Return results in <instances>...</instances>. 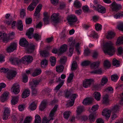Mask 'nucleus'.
<instances>
[{
	"label": "nucleus",
	"mask_w": 123,
	"mask_h": 123,
	"mask_svg": "<svg viewBox=\"0 0 123 123\" xmlns=\"http://www.w3.org/2000/svg\"><path fill=\"white\" fill-rule=\"evenodd\" d=\"M36 105L34 102L32 103L30 105L29 108L31 110H34L36 109Z\"/></svg>",
	"instance_id": "864d4df0"
},
{
	"label": "nucleus",
	"mask_w": 123,
	"mask_h": 123,
	"mask_svg": "<svg viewBox=\"0 0 123 123\" xmlns=\"http://www.w3.org/2000/svg\"><path fill=\"white\" fill-rule=\"evenodd\" d=\"M18 97L12 96V99L11 100L12 105H15L17 104L18 102Z\"/></svg>",
	"instance_id": "473e14b6"
},
{
	"label": "nucleus",
	"mask_w": 123,
	"mask_h": 123,
	"mask_svg": "<svg viewBox=\"0 0 123 123\" xmlns=\"http://www.w3.org/2000/svg\"><path fill=\"white\" fill-rule=\"evenodd\" d=\"M71 112L70 111H65L64 112L63 117L65 119H67L69 117Z\"/></svg>",
	"instance_id": "6e6d98bb"
},
{
	"label": "nucleus",
	"mask_w": 123,
	"mask_h": 123,
	"mask_svg": "<svg viewBox=\"0 0 123 123\" xmlns=\"http://www.w3.org/2000/svg\"><path fill=\"white\" fill-rule=\"evenodd\" d=\"M30 94V91L29 89H26L22 93V98H26Z\"/></svg>",
	"instance_id": "cd10ccee"
},
{
	"label": "nucleus",
	"mask_w": 123,
	"mask_h": 123,
	"mask_svg": "<svg viewBox=\"0 0 123 123\" xmlns=\"http://www.w3.org/2000/svg\"><path fill=\"white\" fill-rule=\"evenodd\" d=\"M108 96L107 95H105L103 97V102L104 103L107 104L109 102L108 99Z\"/></svg>",
	"instance_id": "5fc2aeb1"
},
{
	"label": "nucleus",
	"mask_w": 123,
	"mask_h": 123,
	"mask_svg": "<svg viewBox=\"0 0 123 123\" xmlns=\"http://www.w3.org/2000/svg\"><path fill=\"white\" fill-rule=\"evenodd\" d=\"M34 38L37 41L41 40V36L37 33H35L33 35Z\"/></svg>",
	"instance_id": "09e8293b"
},
{
	"label": "nucleus",
	"mask_w": 123,
	"mask_h": 123,
	"mask_svg": "<svg viewBox=\"0 0 123 123\" xmlns=\"http://www.w3.org/2000/svg\"><path fill=\"white\" fill-rule=\"evenodd\" d=\"M48 52L45 51H41L40 52V54L43 56L46 57L49 55Z\"/></svg>",
	"instance_id": "13d9d810"
},
{
	"label": "nucleus",
	"mask_w": 123,
	"mask_h": 123,
	"mask_svg": "<svg viewBox=\"0 0 123 123\" xmlns=\"http://www.w3.org/2000/svg\"><path fill=\"white\" fill-rule=\"evenodd\" d=\"M103 50L105 53L111 56L115 52L113 44L110 41L106 42L104 45Z\"/></svg>",
	"instance_id": "f03ea898"
},
{
	"label": "nucleus",
	"mask_w": 123,
	"mask_h": 123,
	"mask_svg": "<svg viewBox=\"0 0 123 123\" xmlns=\"http://www.w3.org/2000/svg\"><path fill=\"white\" fill-rule=\"evenodd\" d=\"M59 13H53L51 16V19L54 23H58L59 21Z\"/></svg>",
	"instance_id": "dca6fc26"
},
{
	"label": "nucleus",
	"mask_w": 123,
	"mask_h": 123,
	"mask_svg": "<svg viewBox=\"0 0 123 123\" xmlns=\"http://www.w3.org/2000/svg\"><path fill=\"white\" fill-rule=\"evenodd\" d=\"M93 81V79L85 80L83 82V86L85 88H88L90 86L91 83Z\"/></svg>",
	"instance_id": "ddd939ff"
},
{
	"label": "nucleus",
	"mask_w": 123,
	"mask_h": 123,
	"mask_svg": "<svg viewBox=\"0 0 123 123\" xmlns=\"http://www.w3.org/2000/svg\"><path fill=\"white\" fill-rule=\"evenodd\" d=\"M38 2L37 0H33V2L27 8V9L31 11L34 9Z\"/></svg>",
	"instance_id": "4468645a"
},
{
	"label": "nucleus",
	"mask_w": 123,
	"mask_h": 123,
	"mask_svg": "<svg viewBox=\"0 0 123 123\" xmlns=\"http://www.w3.org/2000/svg\"><path fill=\"white\" fill-rule=\"evenodd\" d=\"M40 82L39 80H33L32 82L29 83V84L31 87V89H33Z\"/></svg>",
	"instance_id": "b1692460"
},
{
	"label": "nucleus",
	"mask_w": 123,
	"mask_h": 123,
	"mask_svg": "<svg viewBox=\"0 0 123 123\" xmlns=\"http://www.w3.org/2000/svg\"><path fill=\"white\" fill-rule=\"evenodd\" d=\"M6 34L5 33L0 32V39L2 40L4 42L6 43L7 39H6Z\"/></svg>",
	"instance_id": "c9c22d12"
},
{
	"label": "nucleus",
	"mask_w": 123,
	"mask_h": 123,
	"mask_svg": "<svg viewBox=\"0 0 123 123\" xmlns=\"http://www.w3.org/2000/svg\"><path fill=\"white\" fill-rule=\"evenodd\" d=\"M15 34V33L13 32L9 33L7 35L6 34V39L7 40H6V43L9 40L13 38L14 37Z\"/></svg>",
	"instance_id": "a878e982"
},
{
	"label": "nucleus",
	"mask_w": 123,
	"mask_h": 123,
	"mask_svg": "<svg viewBox=\"0 0 123 123\" xmlns=\"http://www.w3.org/2000/svg\"><path fill=\"white\" fill-rule=\"evenodd\" d=\"M74 5L75 7L79 8L81 6V4L78 1H75L74 3Z\"/></svg>",
	"instance_id": "0e129e2a"
},
{
	"label": "nucleus",
	"mask_w": 123,
	"mask_h": 123,
	"mask_svg": "<svg viewBox=\"0 0 123 123\" xmlns=\"http://www.w3.org/2000/svg\"><path fill=\"white\" fill-rule=\"evenodd\" d=\"M33 60V57L31 55H27L22 57L21 59V62L22 63L25 64L31 63Z\"/></svg>",
	"instance_id": "39448f33"
},
{
	"label": "nucleus",
	"mask_w": 123,
	"mask_h": 123,
	"mask_svg": "<svg viewBox=\"0 0 123 123\" xmlns=\"http://www.w3.org/2000/svg\"><path fill=\"white\" fill-rule=\"evenodd\" d=\"M121 100L120 102V104L118 105H115L112 109V111L114 112H116L119 111L120 105H123V93L120 97Z\"/></svg>",
	"instance_id": "423d86ee"
},
{
	"label": "nucleus",
	"mask_w": 123,
	"mask_h": 123,
	"mask_svg": "<svg viewBox=\"0 0 123 123\" xmlns=\"http://www.w3.org/2000/svg\"><path fill=\"white\" fill-rule=\"evenodd\" d=\"M19 86L18 83H15L14 84L12 89L13 92L15 94H18L20 92L19 89Z\"/></svg>",
	"instance_id": "2eb2a0df"
},
{
	"label": "nucleus",
	"mask_w": 123,
	"mask_h": 123,
	"mask_svg": "<svg viewBox=\"0 0 123 123\" xmlns=\"http://www.w3.org/2000/svg\"><path fill=\"white\" fill-rule=\"evenodd\" d=\"M34 30L32 28H30L26 33V35L28 36V38L31 39L32 37V35Z\"/></svg>",
	"instance_id": "c85d7f7f"
},
{
	"label": "nucleus",
	"mask_w": 123,
	"mask_h": 123,
	"mask_svg": "<svg viewBox=\"0 0 123 123\" xmlns=\"http://www.w3.org/2000/svg\"><path fill=\"white\" fill-rule=\"evenodd\" d=\"M117 28L119 30L123 31V22H120L117 25Z\"/></svg>",
	"instance_id": "680f3d73"
},
{
	"label": "nucleus",
	"mask_w": 123,
	"mask_h": 123,
	"mask_svg": "<svg viewBox=\"0 0 123 123\" xmlns=\"http://www.w3.org/2000/svg\"><path fill=\"white\" fill-rule=\"evenodd\" d=\"M11 111L9 108L5 107L4 108L3 118L4 120H6L10 115Z\"/></svg>",
	"instance_id": "0eeeda50"
},
{
	"label": "nucleus",
	"mask_w": 123,
	"mask_h": 123,
	"mask_svg": "<svg viewBox=\"0 0 123 123\" xmlns=\"http://www.w3.org/2000/svg\"><path fill=\"white\" fill-rule=\"evenodd\" d=\"M78 97V95L76 93H73L70 96L71 101H69L68 103V105L70 106H72L74 105L75 99Z\"/></svg>",
	"instance_id": "9d476101"
},
{
	"label": "nucleus",
	"mask_w": 123,
	"mask_h": 123,
	"mask_svg": "<svg viewBox=\"0 0 123 123\" xmlns=\"http://www.w3.org/2000/svg\"><path fill=\"white\" fill-rule=\"evenodd\" d=\"M116 44L119 45L123 44V36L119 37L118 38L116 42Z\"/></svg>",
	"instance_id": "72a5a7b5"
},
{
	"label": "nucleus",
	"mask_w": 123,
	"mask_h": 123,
	"mask_svg": "<svg viewBox=\"0 0 123 123\" xmlns=\"http://www.w3.org/2000/svg\"><path fill=\"white\" fill-rule=\"evenodd\" d=\"M26 50L29 53H31L34 50L35 46L32 44H30L26 47Z\"/></svg>",
	"instance_id": "aec40b11"
},
{
	"label": "nucleus",
	"mask_w": 123,
	"mask_h": 123,
	"mask_svg": "<svg viewBox=\"0 0 123 123\" xmlns=\"http://www.w3.org/2000/svg\"><path fill=\"white\" fill-rule=\"evenodd\" d=\"M84 108L83 106H78L77 108V110L76 111L77 114L78 115L80 114L83 111Z\"/></svg>",
	"instance_id": "ea45409f"
},
{
	"label": "nucleus",
	"mask_w": 123,
	"mask_h": 123,
	"mask_svg": "<svg viewBox=\"0 0 123 123\" xmlns=\"http://www.w3.org/2000/svg\"><path fill=\"white\" fill-rule=\"evenodd\" d=\"M95 117L93 114H91L89 116V120L92 123L94 122L95 120Z\"/></svg>",
	"instance_id": "de8ad7c7"
},
{
	"label": "nucleus",
	"mask_w": 123,
	"mask_h": 123,
	"mask_svg": "<svg viewBox=\"0 0 123 123\" xmlns=\"http://www.w3.org/2000/svg\"><path fill=\"white\" fill-rule=\"evenodd\" d=\"M115 34L113 32L109 31L107 33L106 36V38L109 39H111L114 37Z\"/></svg>",
	"instance_id": "2f4dec72"
},
{
	"label": "nucleus",
	"mask_w": 123,
	"mask_h": 123,
	"mask_svg": "<svg viewBox=\"0 0 123 123\" xmlns=\"http://www.w3.org/2000/svg\"><path fill=\"white\" fill-rule=\"evenodd\" d=\"M98 105H93L92 107L91 111H90L91 112H94L96 111L98 109Z\"/></svg>",
	"instance_id": "e2e57ef3"
},
{
	"label": "nucleus",
	"mask_w": 123,
	"mask_h": 123,
	"mask_svg": "<svg viewBox=\"0 0 123 123\" xmlns=\"http://www.w3.org/2000/svg\"><path fill=\"white\" fill-rule=\"evenodd\" d=\"M10 61L12 64L14 65L22 63L21 59L19 60L17 58L11 57L10 59Z\"/></svg>",
	"instance_id": "f3484780"
},
{
	"label": "nucleus",
	"mask_w": 123,
	"mask_h": 123,
	"mask_svg": "<svg viewBox=\"0 0 123 123\" xmlns=\"http://www.w3.org/2000/svg\"><path fill=\"white\" fill-rule=\"evenodd\" d=\"M26 13L25 10L22 9L20 11V17L22 18H23L25 16Z\"/></svg>",
	"instance_id": "69168bd1"
},
{
	"label": "nucleus",
	"mask_w": 123,
	"mask_h": 123,
	"mask_svg": "<svg viewBox=\"0 0 123 123\" xmlns=\"http://www.w3.org/2000/svg\"><path fill=\"white\" fill-rule=\"evenodd\" d=\"M67 20L70 24H72L73 23L76 22L77 18L75 15H70L68 16Z\"/></svg>",
	"instance_id": "6e6552de"
},
{
	"label": "nucleus",
	"mask_w": 123,
	"mask_h": 123,
	"mask_svg": "<svg viewBox=\"0 0 123 123\" xmlns=\"http://www.w3.org/2000/svg\"><path fill=\"white\" fill-rule=\"evenodd\" d=\"M50 61L51 66H54L56 63V60L55 58L54 57H51L50 58Z\"/></svg>",
	"instance_id": "c03bdc74"
},
{
	"label": "nucleus",
	"mask_w": 123,
	"mask_h": 123,
	"mask_svg": "<svg viewBox=\"0 0 123 123\" xmlns=\"http://www.w3.org/2000/svg\"><path fill=\"white\" fill-rule=\"evenodd\" d=\"M74 76V74L73 73L70 74L69 76L67 79V82L68 83H70L72 82Z\"/></svg>",
	"instance_id": "603ef678"
},
{
	"label": "nucleus",
	"mask_w": 123,
	"mask_h": 123,
	"mask_svg": "<svg viewBox=\"0 0 123 123\" xmlns=\"http://www.w3.org/2000/svg\"><path fill=\"white\" fill-rule=\"evenodd\" d=\"M114 17L116 19L122 18L123 17V12H121L117 13Z\"/></svg>",
	"instance_id": "a18cd8bd"
},
{
	"label": "nucleus",
	"mask_w": 123,
	"mask_h": 123,
	"mask_svg": "<svg viewBox=\"0 0 123 123\" xmlns=\"http://www.w3.org/2000/svg\"><path fill=\"white\" fill-rule=\"evenodd\" d=\"M63 69L64 67L61 65H58L56 68V71L59 73H62L63 71Z\"/></svg>",
	"instance_id": "e433bc0d"
},
{
	"label": "nucleus",
	"mask_w": 123,
	"mask_h": 123,
	"mask_svg": "<svg viewBox=\"0 0 123 123\" xmlns=\"http://www.w3.org/2000/svg\"><path fill=\"white\" fill-rule=\"evenodd\" d=\"M108 81L107 78L106 76H103L101 81V84L104 86L107 83Z\"/></svg>",
	"instance_id": "a19ab883"
},
{
	"label": "nucleus",
	"mask_w": 123,
	"mask_h": 123,
	"mask_svg": "<svg viewBox=\"0 0 123 123\" xmlns=\"http://www.w3.org/2000/svg\"><path fill=\"white\" fill-rule=\"evenodd\" d=\"M100 63V61H97L92 63L90 64V67L91 69H95L99 67Z\"/></svg>",
	"instance_id": "6ab92c4d"
},
{
	"label": "nucleus",
	"mask_w": 123,
	"mask_h": 123,
	"mask_svg": "<svg viewBox=\"0 0 123 123\" xmlns=\"http://www.w3.org/2000/svg\"><path fill=\"white\" fill-rule=\"evenodd\" d=\"M28 42L25 38L21 39L19 41V44L21 46L24 47H26L28 45Z\"/></svg>",
	"instance_id": "412c9836"
},
{
	"label": "nucleus",
	"mask_w": 123,
	"mask_h": 123,
	"mask_svg": "<svg viewBox=\"0 0 123 123\" xmlns=\"http://www.w3.org/2000/svg\"><path fill=\"white\" fill-rule=\"evenodd\" d=\"M102 114L105 116L106 118H108L111 115L110 111L107 109H105L102 111Z\"/></svg>",
	"instance_id": "4be33fe9"
},
{
	"label": "nucleus",
	"mask_w": 123,
	"mask_h": 123,
	"mask_svg": "<svg viewBox=\"0 0 123 123\" xmlns=\"http://www.w3.org/2000/svg\"><path fill=\"white\" fill-rule=\"evenodd\" d=\"M48 64V62L46 59L43 60L41 62V66L43 68H45Z\"/></svg>",
	"instance_id": "37998d69"
},
{
	"label": "nucleus",
	"mask_w": 123,
	"mask_h": 123,
	"mask_svg": "<svg viewBox=\"0 0 123 123\" xmlns=\"http://www.w3.org/2000/svg\"><path fill=\"white\" fill-rule=\"evenodd\" d=\"M41 118L38 115H36L35 117V123H40Z\"/></svg>",
	"instance_id": "49530a36"
},
{
	"label": "nucleus",
	"mask_w": 123,
	"mask_h": 123,
	"mask_svg": "<svg viewBox=\"0 0 123 123\" xmlns=\"http://www.w3.org/2000/svg\"><path fill=\"white\" fill-rule=\"evenodd\" d=\"M77 64L76 61H74L72 65L71 69L72 70H75L77 68Z\"/></svg>",
	"instance_id": "052dcab7"
},
{
	"label": "nucleus",
	"mask_w": 123,
	"mask_h": 123,
	"mask_svg": "<svg viewBox=\"0 0 123 123\" xmlns=\"http://www.w3.org/2000/svg\"><path fill=\"white\" fill-rule=\"evenodd\" d=\"M69 45L71 47L69 49V53L68 55L71 56H72L74 53V47L75 48V50L77 52L78 54L80 53V43H76L74 40L69 42Z\"/></svg>",
	"instance_id": "f257e3e1"
},
{
	"label": "nucleus",
	"mask_w": 123,
	"mask_h": 123,
	"mask_svg": "<svg viewBox=\"0 0 123 123\" xmlns=\"http://www.w3.org/2000/svg\"><path fill=\"white\" fill-rule=\"evenodd\" d=\"M42 7L41 4H39L36 8V11L34 13V15L35 16H38L40 15V12L41 10Z\"/></svg>",
	"instance_id": "a211bd4d"
},
{
	"label": "nucleus",
	"mask_w": 123,
	"mask_h": 123,
	"mask_svg": "<svg viewBox=\"0 0 123 123\" xmlns=\"http://www.w3.org/2000/svg\"><path fill=\"white\" fill-rule=\"evenodd\" d=\"M104 66L105 69L108 68L111 66L109 62L107 60L105 61L104 63Z\"/></svg>",
	"instance_id": "79ce46f5"
},
{
	"label": "nucleus",
	"mask_w": 123,
	"mask_h": 123,
	"mask_svg": "<svg viewBox=\"0 0 123 123\" xmlns=\"http://www.w3.org/2000/svg\"><path fill=\"white\" fill-rule=\"evenodd\" d=\"M113 65L116 67H118L120 65L119 62L116 58H114L113 60Z\"/></svg>",
	"instance_id": "8fccbe9b"
},
{
	"label": "nucleus",
	"mask_w": 123,
	"mask_h": 123,
	"mask_svg": "<svg viewBox=\"0 0 123 123\" xmlns=\"http://www.w3.org/2000/svg\"><path fill=\"white\" fill-rule=\"evenodd\" d=\"M90 73L92 74H100L102 73V71L101 68H100L92 71Z\"/></svg>",
	"instance_id": "58836bf2"
},
{
	"label": "nucleus",
	"mask_w": 123,
	"mask_h": 123,
	"mask_svg": "<svg viewBox=\"0 0 123 123\" xmlns=\"http://www.w3.org/2000/svg\"><path fill=\"white\" fill-rule=\"evenodd\" d=\"M110 7L112 10L114 11H116L119 10L121 7V6L117 4L114 2L110 5Z\"/></svg>",
	"instance_id": "9b49d317"
},
{
	"label": "nucleus",
	"mask_w": 123,
	"mask_h": 123,
	"mask_svg": "<svg viewBox=\"0 0 123 123\" xmlns=\"http://www.w3.org/2000/svg\"><path fill=\"white\" fill-rule=\"evenodd\" d=\"M93 101L92 98H88L85 99L82 103L85 105H87L91 104Z\"/></svg>",
	"instance_id": "393cba45"
},
{
	"label": "nucleus",
	"mask_w": 123,
	"mask_h": 123,
	"mask_svg": "<svg viewBox=\"0 0 123 123\" xmlns=\"http://www.w3.org/2000/svg\"><path fill=\"white\" fill-rule=\"evenodd\" d=\"M118 78V76L116 74L112 75L111 76V80L114 82L116 81Z\"/></svg>",
	"instance_id": "338daca9"
},
{
	"label": "nucleus",
	"mask_w": 123,
	"mask_h": 123,
	"mask_svg": "<svg viewBox=\"0 0 123 123\" xmlns=\"http://www.w3.org/2000/svg\"><path fill=\"white\" fill-rule=\"evenodd\" d=\"M8 68L5 69V68H0V72L4 73H6L8 72L7 74V78L9 80H11L15 76L17 72L14 70H10L8 71Z\"/></svg>",
	"instance_id": "7ed1b4c3"
},
{
	"label": "nucleus",
	"mask_w": 123,
	"mask_h": 123,
	"mask_svg": "<svg viewBox=\"0 0 123 123\" xmlns=\"http://www.w3.org/2000/svg\"><path fill=\"white\" fill-rule=\"evenodd\" d=\"M95 26L96 30L97 31H99L101 30L102 26L100 24H97L95 25Z\"/></svg>",
	"instance_id": "bf43d9fd"
},
{
	"label": "nucleus",
	"mask_w": 123,
	"mask_h": 123,
	"mask_svg": "<svg viewBox=\"0 0 123 123\" xmlns=\"http://www.w3.org/2000/svg\"><path fill=\"white\" fill-rule=\"evenodd\" d=\"M58 106V105H56L51 111L49 115V117L50 118L48 120L46 117H44L43 119V123H49L50 120H53L54 118H53V117L54 115L55 112L57 111Z\"/></svg>",
	"instance_id": "20e7f679"
},
{
	"label": "nucleus",
	"mask_w": 123,
	"mask_h": 123,
	"mask_svg": "<svg viewBox=\"0 0 123 123\" xmlns=\"http://www.w3.org/2000/svg\"><path fill=\"white\" fill-rule=\"evenodd\" d=\"M94 97L95 99L98 101L100 100V99L101 95L99 92H96L94 94Z\"/></svg>",
	"instance_id": "7c9ffc66"
},
{
	"label": "nucleus",
	"mask_w": 123,
	"mask_h": 123,
	"mask_svg": "<svg viewBox=\"0 0 123 123\" xmlns=\"http://www.w3.org/2000/svg\"><path fill=\"white\" fill-rule=\"evenodd\" d=\"M90 36L94 38H97L98 37V34L94 31H93L91 32Z\"/></svg>",
	"instance_id": "3c124183"
},
{
	"label": "nucleus",
	"mask_w": 123,
	"mask_h": 123,
	"mask_svg": "<svg viewBox=\"0 0 123 123\" xmlns=\"http://www.w3.org/2000/svg\"><path fill=\"white\" fill-rule=\"evenodd\" d=\"M18 29L20 31H22L23 29V25L22 21L21 20H18L17 24Z\"/></svg>",
	"instance_id": "4c0bfd02"
},
{
	"label": "nucleus",
	"mask_w": 123,
	"mask_h": 123,
	"mask_svg": "<svg viewBox=\"0 0 123 123\" xmlns=\"http://www.w3.org/2000/svg\"><path fill=\"white\" fill-rule=\"evenodd\" d=\"M91 63L90 61H86L83 62L81 64V65L83 66H87L89 65Z\"/></svg>",
	"instance_id": "774afa93"
},
{
	"label": "nucleus",
	"mask_w": 123,
	"mask_h": 123,
	"mask_svg": "<svg viewBox=\"0 0 123 123\" xmlns=\"http://www.w3.org/2000/svg\"><path fill=\"white\" fill-rule=\"evenodd\" d=\"M47 104L46 101H43L40 105V110L41 111L43 110L46 108Z\"/></svg>",
	"instance_id": "f704fd0d"
},
{
	"label": "nucleus",
	"mask_w": 123,
	"mask_h": 123,
	"mask_svg": "<svg viewBox=\"0 0 123 123\" xmlns=\"http://www.w3.org/2000/svg\"><path fill=\"white\" fill-rule=\"evenodd\" d=\"M41 72V70L40 69H35L32 74L33 76L34 77L39 75Z\"/></svg>",
	"instance_id": "c756f323"
},
{
	"label": "nucleus",
	"mask_w": 123,
	"mask_h": 123,
	"mask_svg": "<svg viewBox=\"0 0 123 123\" xmlns=\"http://www.w3.org/2000/svg\"><path fill=\"white\" fill-rule=\"evenodd\" d=\"M67 45L66 44H64L62 45L59 49L60 54H62L66 52L67 50Z\"/></svg>",
	"instance_id": "bb28decb"
},
{
	"label": "nucleus",
	"mask_w": 123,
	"mask_h": 123,
	"mask_svg": "<svg viewBox=\"0 0 123 123\" xmlns=\"http://www.w3.org/2000/svg\"><path fill=\"white\" fill-rule=\"evenodd\" d=\"M9 94L8 92H6L4 93L0 97V100L2 102L5 101L8 99Z\"/></svg>",
	"instance_id": "5701e85b"
},
{
	"label": "nucleus",
	"mask_w": 123,
	"mask_h": 123,
	"mask_svg": "<svg viewBox=\"0 0 123 123\" xmlns=\"http://www.w3.org/2000/svg\"><path fill=\"white\" fill-rule=\"evenodd\" d=\"M17 44L15 43H13L11 44L6 49L7 51L10 52L13 51L16 48Z\"/></svg>",
	"instance_id": "f8f14e48"
},
{
	"label": "nucleus",
	"mask_w": 123,
	"mask_h": 123,
	"mask_svg": "<svg viewBox=\"0 0 123 123\" xmlns=\"http://www.w3.org/2000/svg\"><path fill=\"white\" fill-rule=\"evenodd\" d=\"M93 7V6H92ZM93 9L100 13H105L106 11V9L105 7L102 6L101 5H98L97 6V8L95 6H93Z\"/></svg>",
	"instance_id": "1a4fd4ad"
},
{
	"label": "nucleus",
	"mask_w": 123,
	"mask_h": 123,
	"mask_svg": "<svg viewBox=\"0 0 123 123\" xmlns=\"http://www.w3.org/2000/svg\"><path fill=\"white\" fill-rule=\"evenodd\" d=\"M23 81L25 83L27 82L28 77L25 73H24L22 75Z\"/></svg>",
	"instance_id": "4d7b16f0"
}]
</instances>
